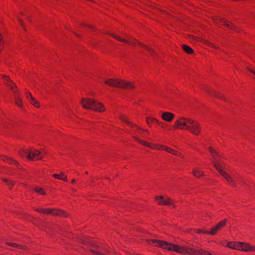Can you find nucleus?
Listing matches in <instances>:
<instances>
[{
    "mask_svg": "<svg viewBox=\"0 0 255 255\" xmlns=\"http://www.w3.org/2000/svg\"><path fill=\"white\" fill-rule=\"evenodd\" d=\"M165 151L166 152L170 153L173 155H176L177 156H180L181 154L180 153L177 151V150H175L170 147H167L166 146Z\"/></svg>",
    "mask_w": 255,
    "mask_h": 255,
    "instance_id": "b1692460",
    "label": "nucleus"
},
{
    "mask_svg": "<svg viewBox=\"0 0 255 255\" xmlns=\"http://www.w3.org/2000/svg\"><path fill=\"white\" fill-rule=\"evenodd\" d=\"M208 150L213 158L212 163L214 167L226 180L230 185L236 187L237 186V183L236 180L233 177L234 174L233 172H231V174H229L225 171V169H226V165L223 160V155L217 152V151L211 147H209Z\"/></svg>",
    "mask_w": 255,
    "mask_h": 255,
    "instance_id": "f03ea898",
    "label": "nucleus"
},
{
    "mask_svg": "<svg viewBox=\"0 0 255 255\" xmlns=\"http://www.w3.org/2000/svg\"><path fill=\"white\" fill-rule=\"evenodd\" d=\"M25 96L26 99L29 101V102L33 98L31 93L29 92L27 90L25 91Z\"/></svg>",
    "mask_w": 255,
    "mask_h": 255,
    "instance_id": "2f4dec72",
    "label": "nucleus"
},
{
    "mask_svg": "<svg viewBox=\"0 0 255 255\" xmlns=\"http://www.w3.org/2000/svg\"><path fill=\"white\" fill-rule=\"evenodd\" d=\"M35 211L39 212L42 213L46 215H51L52 216H59L60 217H65L66 216V213L62 210H60L57 209H42V208H37L35 209Z\"/></svg>",
    "mask_w": 255,
    "mask_h": 255,
    "instance_id": "1a4fd4ad",
    "label": "nucleus"
},
{
    "mask_svg": "<svg viewBox=\"0 0 255 255\" xmlns=\"http://www.w3.org/2000/svg\"><path fill=\"white\" fill-rule=\"evenodd\" d=\"M7 184L9 186L10 188H11L14 185L15 182L13 181H8Z\"/></svg>",
    "mask_w": 255,
    "mask_h": 255,
    "instance_id": "f704fd0d",
    "label": "nucleus"
},
{
    "mask_svg": "<svg viewBox=\"0 0 255 255\" xmlns=\"http://www.w3.org/2000/svg\"><path fill=\"white\" fill-rule=\"evenodd\" d=\"M195 231H196V232L198 234H200V233H204V232H205L201 229H197Z\"/></svg>",
    "mask_w": 255,
    "mask_h": 255,
    "instance_id": "e433bc0d",
    "label": "nucleus"
},
{
    "mask_svg": "<svg viewBox=\"0 0 255 255\" xmlns=\"http://www.w3.org/2000/svg\"><path fill=\"white\" fill-rule=\"evenodd\" d=\"M227 221L225 219L218 223L215 227L212 228L210 231L204 232L205 234H209L212 236L216 235L217 232L223 228L226 225Z\"/></svg>",
    "mask_w": 255,
    "mask_h": 255,
    "instance_id": "ddd939ff",
    "label": "nucleus"
},
{
    "mask_svg": "<svg viewBox=\"0 0 255 255\" xmlns=\"http://www.w3.org/2000/svg\"><path fill=\"white\" fill-rule=\"evenodd\" d=\"M156 200L158 204L160 205H173V201L167 197H157Z\"/></svg>",
    "mask_w": 255,
    "mask_h": 255,
    "instance_id": "4468645a",
    "label": "nucleus"
},
{
    "mask_svg": "<svg viewBox=\"0 0 255 255\" xmlns=\"http://www.w3.org/2000/svg\"><path fill=\"white\" fill-rule=\"evenodd\" d=\"M52 176L55 179L61 180L65 181H67V176L63 172H60V174H53Z\"/></svg>",
    "mask_w": 255,
    "mask_h": 255,
    "instance_id": "412c9836",
    "label": "nucleus"
},
{
    "mask_svg": "<svg viewBox=\"0 0 255 255\" xmlns=\"http://www.w3.org/2000/svg\"><path fill=\"white\" fill-rule=\"evenodd\" d=\"M17 19L18 21V23H19V24L23 28H24V23L22 21V20L21 19L20 15H17Z\"/></svg>",
    "mask_w": 255,
    "mask_h": 255,
    "instance_id": "72a5a7b5",
    "label": "nucleus"
},
{
    "mask_svg": "<svg viewBox=\"0 0 255 255\" xmlns=\"http://www.w3.org/2000/svg\"><path fill=\"white\" fill-rule=\"evenodd\" d=\"M212 19L213 21L217 24L225 26L231 29H234L235 28V26L233 23L229 21L226 20L224 19L221 18L220 17L214 16L212 17Z\"/></svg>",
    "mask_w": 255,
    "mask_h": 255,
    "instance_id": "9d476101",
    "label": "nucleus"
},
{
    "mask_svg": "<svg viewBox=\"0 0 255 255\" xmlns=\"http://www.w3.org/2000/svg\"><path fill=\"white\" fill-rule=\"evenodd\" d=\"M76 182V180L75 179H72V181H71V183L74 184Z\"/></svg>",
    "mask_w": 255,
    "mask_h": 255,
    "instance_id": "ea45409f",
    "label": "nucleus"
},
{
    "mask_svg": "<svg viewBox=\"0 0 255 255\" xmlns=\"http://www.w3.org/2000/svg\"><path fill=\"white\" fill-rule=\"evenodd\" d=\"M208 92L210 93L213 96H215L220 99L225 100L224 96L220 93L217 92L212 89H209L208 90Z\"/></svg>",
    "mask_w": 255,
    "mask_h": 255,
    "instance_id": "5701e85b",
    "label": "nucleus"
},
{
    "mask_svg": "<svg viewBox=\"0 0 255 255\" xmlns=\"http://www.w3.org/2000/svg\"><path fill=\"white\" fill-rule=\"evenodd\" d=\"M192 120L189 118L180 117L175 121L173 127L175 129L187 130Z\"/></svg>",
    "mask_w": 255,
    "mask_h": 255,
    "instance_id": "6e6552de",
    "label": "nucleus"
},
{
    "mask_svg": "<svg viewBox=\"0 0 255 255\" xmlns=\"http://www.w3.org/2000/svg\"><path fill=\"white\" fill-rule=\"evenodd\" d=\"M204 43L206 45H208L209 47H213V48L219 50H221V49L219 47V46L214 44L213 43L206 40H204Z\"/></svg>",
    "mask_w": 255,
    "mask_h": 255,
    "instance_id": "a878e982",
    "label": "nucleus"
},
{
    "mask_svg": "<svg viewBox=\"0 0 255 255\" xmlns=\"http://www.w3.org/2000/svg\"><path fill=\"white\" fill-rule=\"evenodd\" d=\"M5 173L8 174H11L10 172H6Z\"/></svg>",
    "mask_w": 255,
    "mask_h": 255,
    "instance_id": "79ce46f5",
    "label": "nucleus"
},
{
    "mask_svg": "<svg viewBox=\"0 0 255 255\" xmlns=\"http://www.w3.org/2000/svg\"><path fill=\"white\" fill-rule=\"evenodd\" d=\"M134 138L138 142H139L141 144L147 147L151 148L152 143H148L146 141L141 140V139H140L137 137H135Z\"/></svg>",
    "mask_w": 255,
    "mask_h": 255,
    "instance_id": "bb28decb",
    "label": "nucleus"
},
{
    "mask_svg": "<svg viewBox=\"0 0 255 255\" xmlns=\"http://www.w3.org/2000/svg\"><path fill=\"white\" fill-rule=\"evenodd\" d=\"M240 251L245 252H255V246L245 242H241Z\"/></svg>",
    "mask_w": 255,
    "mask_h": 255,
    "instance_id": "2eb2a0df",
    "label": "nucleus"
},
{
    "mask_svg": "<svg viewBox=\"0 0 255 255\" xmlns=\"http://www.w3.org/2000/svg\"><path fill=\"white\" fill-rule=\"evenodd\" d=\"M111 35L115 39L119 41L133 46L137 45L139 47L148 51L151 54H152L154 53V50L151 47L145 45L144 43L139 42L137 40H136L135 38H133L131 36L127 35L126 38H123L121 36L116 35L113 34Z\"/></svg>",
    "mask_w": 255,
    "mask_h": 255,
    "instance_id": "20e7f679",
    "label": "nucleus"
},
{
    "mask_svg": "<svg viewBox=\"0 0 255 255\" xmlns=\"http://www.w3.org/2000/svg\"><path fill=\"white\" fill-rule=\"evenodd\" d=\"M1 180L3 181V182H6L7 183H8V180L6 178H3L1 179Z\"/></svg>",
    "mask_w": 255,
    "mask_h": 255,
    "instance_id": "58836bf2",
    "label": "nucleus"
},
{
    "mask_svg": "<svg viewBox=\"0 0 255 255\" xmlns=\"http://www.w3.org/2000/svg\"><path fill=\"white\" fill-rule=\"evenodd\" d=\"M26 157L30 160H39L42 158V153L39 150L34 148H30L27 150Z\"/></svg>",
    "mask_w": 255,
    "mask_h": 255,
    "instance_id": "f8f14e48",
    "label": "nucleus"
},
{
    "mask_svg": "<svg viewBox=\"0 0 255 255\" xmlns=\"http://www.w3.org/2000/svg\"><path fill=\"white\" fill-rule=\"evenodd\" d=\"M120 119L124 122L128 123L130 126H132V124L128 121V117L125 115L120 116Z\"/></svg>",
    "mask_w": 255,
    "mask_h": 255,
    "instance_id": "7c9ffc66",
    "label": "nucleus"
},
{
    "mask_svg": "<svg viewBox=\"0 0 255 255\" xmlns=\"http://www.w3.org/2000/svg\"><path fill=\"white\" fill-rule=\"evenodd\" d=\"M241 242H229L227 243V247L229 248L240 251Z\"/></svg>",
    "mask_w": 255,
    "mask_h": 255,
    "instance_id": "a211bd4d",
    "label": "nucleus"
},
{
    "mask_svg": "<svg viewBox=\"0 0 255 255\" xmlns=\"http://www.w3.org/2000/svg\"><path fill=\"white\" fill-rule=\"evenodd\" d=\"M30 103L32 104L33 106L36 108H38L40 106V104L38 101L35 99L34 97L31 99V100L29 101Z\"/></svg>",
    "mask_w": 255,
    "mask_h": 255,
    "instance_id": "c756f323",
    "label": "nucleus"
},
{
    "mask_svg": "<svg viewBox=\"0 0 255 255\" xmlns=\"http://www.w3.org/2000/svg\"><path fill=\"white\" fill-rule=\"evenodd\" d=\"M146 242L154 246H156L170 251H174L179 254L186 255H214L202 249L195 250L186 246H178L165 241L151 239L146 240Z\"/></svg>",
    "mask_w": 255,
    "mask_h": 255,
    "instance_id": "f257e3e1",
    "label": "nucleus"
},
{
    "mask_svg": "<svg viewBox=\"0 0 255 255\" xmlns=\"http://www.w3.org/2000/svg\"><path fill=\"white\" fill-rule=\"evenodd\" d=\"M174 117V115L170 112H164L161 115L162 120L167 122H171Z\"/></svg>",
    "mask_w": 255,
    "mask_h": 255,
    "instance_id": "f3484780",
    "label": "nucleus"
},
{
    "mask_svg": "<svg viewBox=\"0 0 255 255\" xmlns=\"http://www.w3.org/2000/svg\"><path fill=\"white\" fill-rule=\"evenodd\" d=\"M104 83L113 87L125 89H133L134 88L133 83L121 79L109 78L104 80Z\"/></svg>",
    "mask_w": 255,
    "mask_h": 255,
    "instance_id": "423d86ee",
    "label": "nucleus"
},
{
    "mask_svg": "<svg viewBox=\"0 0 255 255\" xmlns=\"http://www.w3.org/2000/svg\"><path fill=\"white\" fill-rule=\"evenodd\" d=\"M20 15L21 16H23L24 15V13L23 12H21L20 13Z\"/></svg>",
    "mask_w": 255,
    "mask_h": 255,
    "instance_id": "a19ab883",
    "label": "nucleus"
},
{
    "mask_svg": "<svg viewBox=\"0 0 255 255\" xmlns=\"http://www.w3.org/2000/svg\"><path fill=\"white\" fill-rule=\"evenodd\" d=\"M146 122L147 125L149 126H151L152 124L157 125H160V124H162L161 122H160L157 119L151 117H147L146 118Z\"/></svg>",
    "mask_w": 255,
    "mask_h": 255,
    "instance_id": "6ab92c4d",
    "label": "nucleus"
},
{
    "mask_svg": "<svg viewBox=\"0 0 255 255\" xmlns=\"http://www.w3.org/2000/svg\"><path fill=\"white\" fill-rule=\"evenodd\" d=\"M79 242L85 245L93 247L90 251L94 255H113V252L107 246H100L95 244L90 238L82 237L79 239Z\"/></svg>",
    "mask_w": 255,
    "mask_h": 255,
    "instance_id": "7ed1b4c3",
    "label": "nucleus"
},
{
    "mask_svg": "<svg viewBox=\"0 0 255 255\" xmlns=\"http://www.w3.org/2000/svg\"><path fill=\"white\" fill-rule=\"evenodd\" d=\"M187 130L194 135H198L201 131V125L198 122L192 119Z\"/></svg>",
    "mask_w": 255,
    "mask_h": 255,
    "instance_id": "9b49d317",
    "label": "nucleus"
},
{
    "mask_svg": "<svg viewBox=\"0 0 255 255\" xmlns=\"http://www.w3.org/2000/svg\"><path fill=\"white\" fill-rule=\"evenodd\" d=\"M162 128H164L165 127H166L167 126V124H165V123H162V124H160V125H159Z\"/></svg>",
    "mask_w": 255,
    "mask_h": 255,
    "instance_id": "4c0bfd02",
    "label": "nucleus"
},
{
    "mask_svg": "<svg viewBox=\"0 0 255 255\" xmlns=\"http://www.w3.org/2000/svg\"><path fill=\"white\" fill-rule=\"evenodd\" d=\"M165 147L166 146L162 144L152 143L151 148L153 149H157L159 150H165Z\"/></svg>",
    "mask_w": 255,
    "mask_h": 255,
    "instance_id": "393cba45",
    "label": "nucleus"
},
{
    "mask_svg": "<svg viewBox=\"0 0 255 255\" xmlns=\"http://www.w3.org/2000/svg\"><path fill=\"white\" fill-rule=\"evenodd\" d=\"M0 159L2 160L4 162L7 163L10 165H13L14 166L18 167L19 165L18 163L14 160L10 158L9 157L4 156V155L0 154Z\"/></svg>",
    "mask_w": 255,
    "mask_h": 255,
    "instance_id": "dca6fc26",
    "label": "nucleus"
},
{
    "mask_svg": "<svg viewBox=\"0 0 255 255\" xmlns=\"http://www.w3.org/2000/svg\"><path fill=\"white\" fill-rule=\"evenodd\" d=\"M182 47L183 50L188 54H191L193 53V49L190 47L186 45L183 44L182 45Z\"/></svg>",
    "mask_w": 255,
    "mask_h": 255,
    "instance_id": "cd10ccee",
    "label": "nucleus"
},
{
    "mask_svg": "<svg viewBox=\"0 0 255 255\" xmlns=\"http://www.w3.org/2000/svg\"><path fill=\"white\" fill-rule=\"evenodd\" d=\"M192 174L196 178H199L204 175L203 172L199 168H193Z\"/></svg>",
    "mask_w": 255,
    "mask_h": 255,
    "instance_id": "aec40b11",
    "label": "nucleus"
},
{
    "mask_svg": "<svg viewBox=\"0 0 255 255\" xmlns=\"http://www.w3.org/2000/svg\"><path fill=\"white\" fill-rule=\"evenodd\" d=\"M191 38H192V39H193L195 41H200V42H202L204 43V39H202V38H201L200 37H196V36L192 35V36H191Z\"/></svg>",
    "mask_w": 255,
    "mask_h": 255,
    "instance_id": "473e14b6",
    "label": "nucleus"
},
{
    "mask_svg": "<svg viewBox=\"0 0 255 255\" xmlns=\"http://www.w3.org/2000/svg\"><path fill=\"white\" fill-rule=\"evenodd\" d=\"M35 192L41 195H45L46 194V192L43 189L38 187H36L34 189Z\"/></svg>",
    "mask_w": 255,
    "mask_h": 255,
    "instance_id": "c85d7f7f",
    "label": "nucleus"
},
{
    "mask_svg": "<svg viewBox=\"0 0 255 255\" xmlns=\"http://www.w3.org/2000/svg\"><path fill=\"white\" fill-rule=\"evenodd\" d=\"M82 107L86 109L102 113L105 111L106 108L104 105L97 101L90 98H82L81 101Z\"/></svg>",
    "mask_w": 255,
    "mask_h": 255,
    "instance_id": "39448f33",
    "label": "nucleus"
},
{
    "mask_svg": "<svg viewBox=\"0 0 255 255\" xmlns=\"http://www.w3.org/2000/svg\"><path fill=\"white\" fill-rule=\"evenodd\" d=\"M248 70L255 76V70L251 68H248Z\"/></svg>",
    "mask_w": 255,
    "mask_h": 255,
    "instance_id": "c9c22d12",
    "label": "nucleus"
},
{
    "mask_svg": "<svg viewBox=\"0 0 255 255\" xmlns=\"http://www.w3.org/2000/svg\"><path fill=\"white\" fill-rule=\"evenodd\" d=\"M2 78L3 79L5 84L9 86L10 88L12 90V92L15 94L14 95V99L15 105L19 108H22V102L19 95L18 94H16V91L15 90L16 88L15 85L12 82L11 80H10L8 77L3 76Z\"/></svg>",
    "mask_w": 255,
    "mask_h": 255,
    "instance_id": "0eeeda50",
    "label": "nucleus"
},
{
    "mask_svg": "<svg viewBox=\"0 0 255 255\" xmlns=\"http://www.w3.org/2000/svg\"><path fill=\"white\" fill-rule=\"evenodd\" d=\"M5 244L8 246L12 247L14 248L19 249L23 250H26L27 249V247L26 246H22L21 245L17 244L12 242H6Z\"/></svg>",
    "mask_w": 255,
    "mask_h": 255,
    "instance_id": "4be33fe9",
    "label": "nucleus"
}]
</instances>
